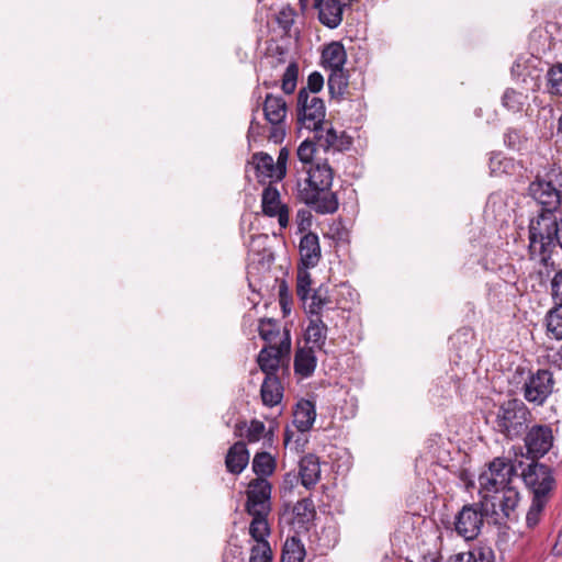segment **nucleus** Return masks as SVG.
<instances>
[{
	"label": "nucleus",
	"instance_id": "1",
	"mask_svg": "<svg viewBox=\"0 0 562 562\" xmlns=\"http://www.w3.org/2000/svg\"><path fill=\"white\" fill-rule=\"evenodd\" d=\"M516 475L514 463L505 458H495L488 469L479 475L483 508L492 514L495 524L515 518L520 499L518 491L512 485Z\"/></svg>",
	"mask_w": 562,
	"mask_h": 562
},
{
	"label": "nucleus",
	"instance_id": "2",
	"mask_svg": "<svg viewBox=\"0 0 562 562\" xmlns=\"http://www.w3.org/2000/svg\"><path fill=\"white\" fill-rule=\"evenodd\" d=\"M297 198L319 214H333L338 210V199L331 191L334 171L329 164L317 161L296 172Z\"/></svg>",
	"mask_w": 562,
	"mask_h": 562
},
{
	"label": "nucleus",
	"instance_id": "3",
	"mask_svg": "<svg viewBox=\"0 0 562 562\" xmlns=\"http://www.w3.org/2000/svg\"><path fill=\"white\" fill-rule=\"evenodd\" d=\"M562 249V213H539L529 222V251L547 265L555 247Z\"/></svg>",
	"mask_w": 562,
	"mask_h": 562
},
{
	"label": "nucleus",
	"instance_id": "4",
	"mask_svg": "<svg viewBox=\"0 0 562 562\" xmlns=\"http://www.w3.org/2000/svg\"><path fill=\"white\" fill-rule=\"evenodd\" d=\"M491 417L493 429L509 440L521 437L532 420L530 409L518 398L501 403Z\"/></svg>",
	"mask_w": 562,
	"mask_h": 562
},
{
	"label": "nucleus",
	"instance_id": "5",
	"mask_svg": "<svg viewBox=\"0 0 562 562\" xmlns=\"http://www.w3.org/2000/svg\"><path fill=\"white\" fill-rule=\"evenodd\" d=\"M326 106L324 100L316 94L300 90L296 99L297 123L312 131L325 123Z\"/></svg>",
	"mask_w": 562,
	"mask_h": 562
},
{
	"label": "nucleus",
	"instance_id": "6",
	"mask_svg": "<svg viewBox=\"0 0 562 562\" xmlns=\"http://www.w3.org/2000/svg\"><path fill=\"white\" fill-rule=\"evenodd\" d=\"M547 175L544 178L538 177L529 184L530 196L540 205L542 211L540 213L560 214L558 207L561 203L562 190L561 183H558V175Z\"/></svg>",
	"mask_w": 562,
	"mask_h": 562
},
{
	"label": "nucleus",
	"instance_id": "7",
	"mask_svg": "<svg viewBox=\"0 0 562 562\" xmlns=\"http://www.w3.org/2000/svg\"><path fill=\"white\" fill-rule=\"evenodd\" d=\"M263 113L266 120L271 124L269 139L273 143H281L286 134L285 117L288 105L280 95L268 93L263 102Z\"/></svg>",
	"mask_w": 562,
	"mask_h": 562
},
{
	"label": "nucleus",
	"instance_id": "8",
	"mask_svg": "<svg viewBox=\"0 0 562 562\" xmlns=\"http://www.w3.org/2000/svg\"><path fill=\"white\" fill-rule=\"evenodd\" d=\"M484 516L493 518L484 510L482 501L480 504L465 505L456 516L454 529L465 540H473L481 532Z\"/></svg>",
	"mask_w": 562,
	"mask_h": 562
},
{
	"label": "nucleus",
	"instance_id": "9",
	"mask_svg": "<svg viewBox=\"0 0 562 562\" xmlns=\"http://www.w3.org/2000/svg\"><path fill=\"white\" fill-rule=\"evenodd\" d=\"M554 387L553 374L549 370L540 369L530 374L522 386L524 397L535 405H543L552 394Z\"/></svg>",
	"mask_w": 562,
	"mask_h": 562
},
{
	"label": "nucleus",
	"instance_id": "10",
	"mask_svg": "<svg viewBox=\"0 0 562 562\" xmlns=\"http://www.w3.org/2000/svg\"><path fill=\"white\" fill-rule=\"evenodd\" d=\"M522 480L536 498H548L554 486L551 469L544 464H530L522 472Z\"/></svg>",
	"mask_w": 562,
	"mask_h": 562
},
{
	"label": "nucleus",
	"instance_id": "11",
	"mask_svg": "<svg viewBox=\"0 0 562 562\" xmlns=\"http://www.w3.org/2000/svg\"><path fill=\"white\" fill-rule=\"evenodd\" d=\"M291 336L288 329L283 330L279 345H268L258 355V364L266 375L276 374L280 368L281 359L290 353Z\"/></svg>",
	"mask_w": 562,
	"mask_h": 562
},
{
	"label": "nucleus",
	"instance_id": "12",
	"mask_svg": "<svg viewBox=\"0 0 562 562\" xmlns=\"http://www.w3.org/2000/svg\"><path fill=\"white\" fill-rule=\"evenodd\" d=\"M271 484L263 477L252 480L247 490L246 510L249 515L269 514Z\"/></svg>",
	"mask_w": 562,
	"mask_h": 562
},
{
	"label": "nucleus",
	"instance_id": "13",
	"mask_svg": "<svg viewBox=\"0 0 562 562\" xmlns=\"http://www.w3.org/2000/svg\"><path fill=\"white\" fill-rule=\"evenodd\" d=\"M552 430L547 425L532 426L525 437V447L530 458L543 457L552 447Z\"/></svg>",
	"mask_w": 562,
	"mask_h": 562
},
{
	"label": "nucleus",
	"instance_id": "14",
	"mask_svg": "<svg viewBox=\"0 0 562 562\" xmlns=\"http://www.w3.org/2000/svg\"><path fill=\"white\" fill-rule=\"evenodd\" d=\"M262 213L269 217H277L281 228L289 225V207L281 202L280 192L273 186L263 189L261 195Z\"/></svg>",
	"mask_w": 562,
	"mask_h": 562
},
{
	"label": "nucleus",
	"instance_id": "15",
	"mask_svg": "<svg viewBox=\"0 0 562 562\" xmlns=\"http://www.w3.org/2000/svg\"><path fill=\"white\" fill-rule=\"evenodd\" d=\"M315 135L314 138L319 148H323L325 151L334 150V151H344L349 149L351 146V137H349L345 132L338 133L331 125L324 127H317V130H312Z\"/></svg>",
	"mask_w": 562,
	"mask_h": 562
},
{
	"label": "nucleus",
	"instance_id": "16",
	"mask_svg": "<svg viewBox=\"0 0 562 562\" xmlns=\"http://www.w3.org/2000/svg\"><path fill=\"white\" fill-rule=\"evenodd\" d=\"M308 299L311 302L305 306L308 316L327 318L329 312L338 310V302L328 286L319 285Z\"/></svg>",
	"mask_w": 562,
	"mask_h": 562
},
{
	"label": "nucleus",
	"instance_id": "17",
	"mask_svg": "<svg viewBox=\"0 0 562 562\" xmlns=\"http://www.w3.org/2000/svg\"><path fill=\"white\" fill-rule=\"evenodd\" d=\"M316 515L314 502L310 497L296 502L291 510L283 514V518L297 531L307 530L308 524Z\"/></svg>",
	"mask_w": 562,
	"mask_h": 562
},
{
	"label": "nucleus",
	"instance_id": "18",
	"mask_svg": "<svg viewBox=\"0 0 562 562\" xmlns=\"http://www.w3.org/2000/svg\"><path fill=\"white\" fill-rule=\"evenodd\" d=\"M234 434L236 437L245 438L248 443L265 440L270 445L273 436L272 431L267 430L265 423L259 419H251L249 424L246 422L236 423Z\"/></svg>",
	"mask_w": 562,
	"mask_h": 562
},
{
	"label": "nucleus",
	"instance_id": "19",
	"mask_svg": "<svg viewBox=\"0 0 562 562\" xmlns=\"http://www.w3.org/2000/svg\"><path fill=\"white\" fill-rule=\"evenodd\" d=\"M300 266L314 268L321 260V246L315 233L305 234L299 245Z\"/></svg>",
	"mask_w": 562,
	"mask_h": 562
},
{
	"label": "nucleus",
	"instance_id": "20",
	"mask_svg": "<svg viewBox=\"0 0 562 562\" xmlns=\"http://www.w3.org/2000/svg\"><path fill=\"white\" fill-rule=\"evenodd\" d=\"M299 477L301 484L306 488H313L321 480L319 460L315 454H306L299 462Z\"/></svg>",
	"mask_w": 562,
	"mask_h": 562
},
{
	"label": "nucleus",
	"instance_id": "21",
	"mask_svg": "<svg viewBox=\"0 0 562 562\" xmlns=\"http://www.w3.org/2000/svg\"><path fill=\"white\" fill-rule=\"evenodd\" d=\"M351 0H326L318 10L321 23L329 29H336L342 21L345 8Z\"/></svg>",
	"mask_w": 562,
	"mask_h": 562
},
{
	"label": "nucleus",
	"instance_id": "22",
	"mask_svg": "<svg viewBox=\"0 0 562 562\" xmlns=\"http://www.w3.org/2000/svg\"><path fill=\"white\" fill-rule=\"evenodd\" d=\"M315 418L316 409L313 402L308 400H301L296 403L293 411V425L299 431H308L312 428Z\"/></svg>",
	"mask_w": 562,
	"mask_h": 562
},
{
	"label": "nucleus",
	"instance_id": "23",
	"mask_svg": "<svg viewBox=\"0 0 562 562\" xmlns=\"http://www.w3.org/2000/svg\"><path fill=\"white\" fill-rule=\"evenodd\" d=\"M249 462V452L246 442L237 441L227 451L225 465L228 472L239 474Z\"/></svg>",
	"mask_w": 562,
	"mask_h": 562
},
{
	"label": "nucleus",
	"instance_id": "24",
	"mask_svg": "<svg viewBox=\"0 0 562 562\" xmlns=\"http://www.w3.org/2000/svg\"><path fill=\"white\" fill-rule=\"evenodd\" d=\"M260 395L265 406L273 407L281 403L283 386L277 374L266 375L261 384Z\"/></svg>",
	"mask_w": 562,
	"mask_h": 562
},
{
	"label": "nucleus",
	"instance_id": "25",
	"mask_svg": "<svg viewBox=\"0 0 562 562\" xmlns=\"http://www.w3.org/2000/svg\"><path fill=\"white\" fill-rule=\"evenodd\" d=\"M327 325L322 317L310 316L308 325L305 329V340L312 344V348L323 350L327 339Z\"/></svg>",
	"mask_w": 562,
	"mask_h": 562
},
{
	"label": "nucleus",
	"instance_id": "26",
	"mask_svg": "<svg viewBox=\"0 0 562 562\" xmlns=\"http://www.w3.org/2000/svg\"><path fill=\"white\" fill-rule=\"evenodd\" d=\"M317 358L312 347L299 348L294 357V371L302 378L311 376L316 368Z\"/></svg>",
	"mask_w": 562,
	"mask_h": 562
},
{
	"label": "nucleus",
	"instance_id": "27",
	"mask_svg": "<svg viewBox=\"0 0 562 562\" xmlns=\"http://www.w3.org/2000/svg\"><path fill=\"white\" fill-rule=\"evenodd\" d=\"M323 65L330 70L342 69L347 60L345 47L339 42H331L322 53Z\"/></svg>",
	"mask_w": 562,
	"mask_h": 562
},
{
	"label": "nucleus",
	"instance_id": "28",
	"mask_svg": "<svg viewBox=\"0 0 562 562\" xmlns=\"http://www.w3.org/2000/svg\"><path fill=\"white\" fill-rule=\"evenodd\" d=\"M305 549L301 540L295 536L290 537L283 544L281 562H303Z\"/></svg>",
	"mask_w": 562,
	"mask_h": 562
},
{
	"label": "nucleus",
	"instance_id": "29",
	"mask_svg": "<svg viewBox=\"0 0 562 562\" xmlns=\"http://www.w3.org/2000/svg\"><path fill=\"white\" fill-rule=\"evenodd\" d=\"M251 164L255 166L258 176L277 180V170L273 158L266 153H256L252 155Z\"/></svg>",
	"mask_w": 562,
	"mask_h": 562
},
{
	"label": "nucleus",
	"instance_id": "30",
	"mask_svg": "<svg viewBox=\"0 0 562 562\" xmlns=\"http://www.w3.org/2000/svg\"><path fill=\"white\" fill-rule=\"evenodd\" d=\"M328 89L333 98H341L348 90V76L344 68L330 70Z\"/></svg>",
	"mask_w": 562,
	"mask_h": 562
},
{
	"label": "nucleus",
	"instance_id": "31",
	"mask_svg": "<svg viewBox=\"0 0 562 562\" xmlns=\"http://www.w3.org/2000/svg\"><path fill=\"white\" fill-rule=\"evenodd\" d=\"M259 336L261 339L268 342V345H279L280 327L276 319L262 318L258 326Z\"/></svg>",
	"mask_w": 562,
	"mask_h": 562
},
{
	"label": "nucleus",
	"instance_id": "32",
	"mask_svg": "<svg viewBox=\"0 0 562 562\" xmlns=\"http://www.w3.org/2000/svg\"><path fill=\"white\" fill-rule=\"evenodd\" d=\"M547 330L551 338L562 339V304H555L546 317Z\"/></svg>",
	"mask_w": 562,
	"mask_h": 562
},
{
	"label": "nucleus",
	"instance_id": "33",
	"mask_svg": "<svg viewBox=\"0 0 562 562\" xmlns=\"http://www.w3.org/2000/svg\"><path fill=\"white\" fill-rule=\"evenodd\" d=\"M276 469L274 458L266 451L258 452L252 459V471L260 477L271 475Z\"/></svg>",
	"mask_w": 562,
	"mask_h": 562
},
{
	"label": "nucleus",
	"instance_id": "34",
	"mask_svg": "<svg viewBox=\"0 0 562 562\" xmlns=\"http://www.w3.org/2000/svg\"><path fill=\"white\" fill-rule=\"evenodd\" d=\"M269 514L251 515L252 520L249 526L250 536L258 542H268L266 538L269 536V526L267 517Z\"/></svg>",
	"mask_w": 562,
	"mask_h": 562
},
{
	"label": "nucleus",
	"instance_id": "35",
	"mask_svg": "<svg viewBox=\"0 0 562 562\" xmlns=\"http://www.w3.org/2000/svg\"><path fill=\"white\" fill-rule=\"evenodd\" d=\"M308 269L310 268L299 266L296 273V295L304 303H306L311 296L312 290V277Z\"/></svg>",
	"mask_w": 562,
	"mask_h": 562
},
{
	"label": "nucleus",
	"instance_id": "36",
	"mask_svg": "<svg viewBox=\"0 0 562 562\" xmlns=\"http://www.w3.org/2000/svg\"><path fill=\"white\" fill-rule=\"evenodd\" d=\"M316 147H318L316 140L313 142L310 139H305L300 144L296 150V156L299 158L301 166H297L296 170L305 169L311 165H315V162H313V159L316 153Z\"/></svg>",
	"mask_w": 562,
	"mask_h": 562
},
{
	"label": "nucleus",
	"instance_id": "37",
	"mask_svg": "<svg viewBox=\"0 0 562 562\" xmlns=\"http://www.w3.org/2000/svg\"><path fill=\"white\" fill-rule=\"evenodd\" d=\"M526 100L527 97L522 92L516 91L512 88L506 89L502 97L504 108L515 113L522 110Z\"/></svg>",
	"mask_w": 562,
	"mask_h": 562
},
{
	"label": "nucleus",
	"instance_id": "38",
	"mask_svg": "<svg viewBox=\"0 0 562 562\" xmlns=\"http://www.w3.org/2000/svg\"><path fill=\"white\" fill-rule=\"evenodd\" d=\"M547 89L549 93L562 97V64L553 65L548 70Z\"/></svg>",
	"mask_w": 562,
	"mask_h": 562
},
{
	"label": "nucleus",
	"instance_id": "39",
	"mask_svg": "<svg viewBox=\"0 0 562 562\" xmlns=\"http://www.w3.org/2000/svg\"><path fill=\"white\" fill-rule=\"evenodd\" d=\"M548 502V498L532 497L531 505L526 515V524L529 528H533L540 520L541 513Z\"/></svg>",
	"mask_w": 562,
	"mask_h": 562
},
{
	"label": "nucleus",
	"instance_id": "40",
	"mask_svg": "<svg viewBox=\"0 0 562 562\" xmlns=\"http://www.w3.org/2000/svg\"><path fill=\"white\" fill-rule=\"evenodd\" d=\"M297 76H299V68L295 63H291L285 68V71L282 76V85L281 88L284 91V93H292L296 88L297 82Z\"/></svg>",
	"mask_w": 562,
	"mask_h": 562
},
{
	"label": "nucleus",
	"instance_id": "41",
	"mask_svg": "<svg viewBox=\"0 0 562 562\" xmlns=\"http://www.w3.org/2000/svg\"><path fill=\"white\" fill-rule=\"evenodd\" d=\"M505 144L514 150H522L526 147L527 138L525 135L515 128H509L505 134Z\"/></svg>",
	"mask_w": 562,
	"mask_h": 562
},
{
	"label": "nucleus",
	"instance_id": "42",
	"mask_svg": "<svg viewBox=\"0 0 562 562\" xmlns=\"http://www.w3.org/2000/svg\"><path fill=\"white\" fill-rule=\"evenodd\" d=\"M272 551L269 542L257 543L252 547L249 562H271Z\"/></svg>",
	"mask_w": 562,
	"mask_h": 562
},
{
	"label": "nucleus",
	"instance_id": "43",
	"mask_svg": "<svg viewBox=\"0 0 562 562\" xmlns=\"http://www.w3.org/2000/svg\"><path fill=\"white\" fill-rule=\"evenodd\" d=\"M323 86H324L323 76L319 72L314 71L307 78V86L304 88H301L300 90H305L306 92L317 95V92H319L322 90Z\"/></svg>",
	"mask_w": 562,
	"mask_h": 562
},
{
	"label": "nucleus",
	"instance_id": "44",
	"mask_svg": "<svg viewBox=\"0 0 562 562\" xmlns=\"http://www.w3.org/2000/svg\"><path fill=\"white\" fill-rule=\"evenodd\" d=\"M288 159H289V150H288V148L283 147L279 151L277 162H274L276 164L274 170H277V172H278L277 173L278 181L282 180L286 175Z\"/></svg>",
	"mask_w": 562,
	"mask_h": 562
},
{
	"label": "nucleus",
	"instance_id": "45",
	"mask_svg": "<svg viewBox=\"0 0 562 562\" xmlns=\"http://www.w3.org/2000/svg\"><path fill=\"white\" fill-rule=\"evenodd\" d=\"M471 552L473 562H495L494 551L488 547L477 548Z\"/></svg>",
	"mask_w": 562,
	"mask_h": 562
},
{
	"label": "nucleus",
	"instance_id": "46",
	"mask_svg": "<svg viewBox=\"0 0 562 562\" xmlns=\"http://www.w3.org/2000/svg\"><path fill=\"white\" fill-rule=\"evenodd\" d=\"M551 286L555 304H562V270L554 274Z\"/></svg>",
	"mask_w": 562,
	"mask_h": 562
},
{
	"label": "nucleus",
	"instance_id": "47",
	"mask_svg": "<svg viewBox=\"0 0 562 562\" xmlns=\"http://www.w3.org/2000/svg\"><path fill=\"white\" fill-rule=\"evenodd\" d=\"M509 165L508 160H501L499 155L493 156L490 159V168L492 175L505 171L506 166Z\"/></svg>",
	"mask_w": 562,
	"mask_h": 562
},
{
	"label": "nucleus",
	"instance_id": "48",
	"mask_svg": "<svg viewBox=\"0 0 562 562\" xmlns=\"http://www.w3.org/2000/svg\"><path fill=\"white\" fill-rule=\"evenodd\" d=\"M262 126L260 125L259 122H257L255 119L251 120L250 122V126L248 128V134H247V137H248V140H256L257 137H259L262 133Z\"/></svg>",
	"mask_w": 562,
	"mask_h": 562
},
{
	"label": "nucleus",
	"instance_id": "49",
	"mask_svg": "<svg viewBox=\"0 0 562 562\" xmlns=\"http://www.w3.org/2000/svg\"><path fill=\"white\" fill-rule=\"evenodd\" d=\"M299 480V474L296 475L295 473L292 472L286 473L283 477V488L292 491L297 484Z\"/></svg>",
	"mask_w": 562,
	"mask_h": 562
},
{
	"label": "nucleus",
	"instance_id": "50",
	"mask_svg": "<svg viewBox=\"0 0 562 562\" xmlns=\"http://www.w3.org/2000/svg\"><path fill=\"white\" fill-rule=\"evenodd\" d=\"M297 221H299V229L305 231L308 226H311V216L306 211L297 212Z\"/></svg>",
	"mask_w": 562,
	"mask_h": 562
},
{
	"label": "nucleus",
	"instance_id": "51",
	"mask_svg": "<svg viewBox=\"0 0 562 562\" xmlns=\"http://www.w3.org/2000/svg\"><path fill=\"white\" fill-rule=\"evenodd\" d=\"M449 562H473V553L469 551L453 554L449 558Z\"/></svg>",
	"mask_w": 562,
	"mask_h": 562
},
{
	"label": "nucleus",
	"instance_id": "52",
	"mask_svg": "<svg viewBox=\"0 0 562 562\" xmlns=\"http://www.w3.org/2000/svg\"><path fill=\"white\" fill-rule=\"evenodd\" d=\"M278 22L284 29H288L290 26V24L292 23L291 12L285 11V10L280 11L279 15H278Z\"/></svg>",
	"mask_w": 562,
	"mask_h": 562
},
{
	"label": "nucleus",
	"instance_id": "53",
	"mask_svg": "<svg viewBox=\"0 0 562 562\" xmlns=\"http://www.w3.org/2000/svg\"><path fill=\"white\" fill-rule=\"evenodd\" d=\"M552 553L557 557L562 554V548H559V543H555L552 548Z\"/></svg>",
	"mask_w": 562,
	"mask_h": 562
},
{
	"label": "nucleus",
	"instance_id": "54",
	"mask_svg": "<svg viewBox=\"0 0 562 562\" xmlns=\"http://www.w3.org/2000/svg\"><path fill=\"white\" fill-rule=\"evenodd\" d=\"M326 0H314V7L317 9L325 3Z\"/></svg>",
	"mask_w": 562,
	"mask_h": 562
},
{
	"label": "nucleus",
	"instance_id": "55",
	"mask_svg": "<svg viewBox=\"0 0 562 562\" xmlns=\"http://www.w3.org/2000/svg\"><path fill=\"white\" fill-rule=\"evenodd\" d=\"M302 8L307 5L308 0H299Z\"/></svg>",
	"mask_w": 562,
	"mask_h": 562
},
{
	"label": "nucleus",
	"instance_id": "56",
	"mask_svg": "<svg viewBox=\"0 0 562 562\" xmlns=\"http://www.w3.org/2000/svg\"><path fill=\"white\" fill-rule=\"evenodd\" d=\"M284 441H285V445H288V442H289V436H288V434L285 435V440H284Z\"/></svg>",
	"mask_w": 562,
	"mask_h": 562
}]
</instances>
